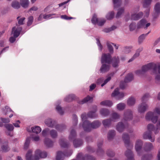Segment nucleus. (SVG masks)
Returning a JSON list of instances; mask_svg holds the SVG:
<instances>
[{
	"label": "nucleus",
	"mask_w": 160,
	"mask_h": 160,
	"mask_svg": "<svg viewBox=\"0 0 160 160\" xmlns=\"http://www.w3.org/2000/svg\"><path fill=\"white\" fill-rule=\"evenodd\" d=\"M150 69H152L153 73L157 74L155 78L157 80L160 79V62L155 63L150 62L143 66L141 70H137L135 71V74L138 76L143 74L145 72Z\"/></svg>",
	"instance_id": "f257e3e1"
},
{
	"label": "nucleus",
	"mask_w": 160,
	"mask_h": 160,
	"mask_svg": "<svg viewBox=\"0 0 160 160\" xmlns=\"http://www.w3.org/2000/svg\"><path fill=\"white\" fill-rule=\"evenodd\" d=\"M156 113L160 115V104H158L154 109V112H149L146 114L145 118L146 120L151 121L154 123H156L158 120V116Z\"/></svg>",
	"instance_id": "f03ea898"
},
{
	"label": "nucleus",
	"mask_w": 160,
	"mask_h": 160,
	"mask_svg": "<svg viewBox=\"0 0 160 160\" xmlns=\"http://www.w3.org/2000/svg\"><path fill=\"white\" fill-rule=\"evenodd\" d=\"M147 129L148 131L143 134V138L145 139H148L151 142H153L154 141V137L152 135L151 132L154 131L155 133H157L158 130L157 127L155 128L152 124H149L147 126Z\"/></svg>",
	"instance_id": "7ed1b4c3"
},
{
	"label": "nucleus",
	"mask_w": 160,
	"mask_h": 160,
	"mask_svg": "<svg viewBox=\"0 0 160 160\" xmlns=\"http://www.w3.org/2000/svg\"><path fill=\"white\" fill-rule=\"evenodd\" d=\"M101 123L98 121H95L91 123L89 121H86L84 123L83 128L86 132L91 131L92 128L96 129L100 126Z\"/></svg>",
	"instance_id": "20e7f679"
},
{
	"label": "nucleus",
	"mask_w": 160,
	"mask_h": 160,
	"mask_svg": "<svg viewBox=\"0 0 160 160\" xmlns=\"http://www.w3.org/2000/svg\"><path fill=\"white\" fill-rule=\"evenodd\" d=\"M139 11V8L137 7L133 9L131 12V20H137L142 17L143 13L142 12H139L137 14L136 13Z\"/></svg>",
	"instance_id": "39448f33"
},
{
	"label": "nucleus",
	"mask_w": 160,
	"mask_h": 160,
	"mask_svg": "<svg viewBox=\"0 0 160 160\" xmlns=\"http://www.w3.org/2000/svg\"><path fill=\"white\" fill-rule=\"evenodd\" d=\"M133 118V112L130 109L125 110L123 113V121H128L132 120Z\"/></svg>",
	"instance_id": "423d86ee"
},
{
	"label": "nucleus",
	"mask_w": 160,
	"mask_h": 160,
	"mask_svg": "<svg viewBox=\"0 0 160 160\" xmlns=\"http://www.w3.org/2000/svg\"><path fill=\"white\" fill-rule=\"evenodd\" d=\"M47 156V153L44 151H42L39 150L36 151L35 153V160H39L41 158H44Z\"/></svg>",
	"instance_id": "0eeeda50"
},
{
	"label": "nucleus",
	"mask_w": 160,
	"mask_h": 160,
	"mask_svg": "<svg viewBox=\"0 0 160 160\" xmlns=\"http://www.w3.org/2000/svg\"><path fill=\"white\" fill-rule=\"evenodd\" d=\"M111 56L110 54H102L101 58V62L102 64L105 63L110 64L111 62Z\"/></svg>",
	"instance_id": "6e6552de"
},
{
	"label": "nucleus",
	"mask_w": 160,
	"mask_h": 160,
	"mask_svg": "<svg viewBox=\"0 0 160 160\" xmlns=\"http://www.w3.org/2000/svg\"><path fill=\"white\" fill-rule=\"evenodd\" d=\"M147 21L145 19H142L138 22L137 24V27L138 29L144 28L147 29L149 27L151 24L150 23H147Z\"/></svg>",
	"instance_id": "1a4fd4ad"
},
{
	"label": "nucleus",
	"mask_w": 160,
	"mask_h": 160,
	"mask_svg": "<svg viewBox=\"0 0 160 160\" xmlns=\"http://www.w3.org/2000/svg\"><path fill=\"white\" fill-rule=\"evenodd\" d=\"M97 115L95 113V112H90L89 113L88 115H87L85 113H83L82 114L81 117L82 120V121L83 122V124L82 125V127L84 126V122L86 121H88L86 119L88 117H89L91 118H95L97 117Z\"/></svg>",
	"instance_id": "9d476101"
},
{
	"label": "nucleus",
	"mask_w": 160,
	"mask_h": 160,
	"mask_svg": "<svg viewBox=\"0 0 160 160\" xmlns=\"http://www.w3.org/2000/svg\"><path fill=\"white\" fill-rule=\"evenodd\" d=\"M143 145V142L141 140L138 139L136 140L135 144V149L138 155H140L141 149Z\"/></svg>",
	"instance_id": "9b49d317"
},
{
	"label": "nucleus",
	"mask_w": 160,
	"mask_h": 160,
	"mask_svg": "<svg viewBox=\"0 0 160 160\" xmlns=\"http://www.w3.org/2000/svg\"><path fill=\"white\" fill-rule=\"evenodd\" d=\"M128 124L127 122L123 123L122 122H119L116 125V128L117 130L119 132H122L124 130L127 128Z\"/></svg>",
	"instance_id": "f8f14e48"
},
{
	"label": "nucleus",
	"mask_w": 160,
	"mask_h": 160,
	"mask_svg": "<svg viewBox=\"0 0 160 160\" xmlns=\"http://www.w3.org/2000/svg\"><path fill=\"white\" fill-rule=\"evenodd\" d=\"M148 105L146 103H141L138 106V111L139 113H144L148 109Z\"/></svg>",
	"instance_id": "ddd939ff"
},
{
	"label": "nucleus",
	"mask_w": 160,
	"mask_h": 160,
	"mask_svg": "<svg viewBox=\"0 0 160 160\" xmlns=\"http://www.w3.org/2000/svg\"><path fill=\"white\" fill-rule=\"evenodd\" d=\"M122 137L125 146L127 148L128 147L129 145L131 147H132V144L130 142L129 137L128 134L123 133L122 135Z\"/></svg>",
	"instance_id": "4468645a"
},
{
	"label": "nucleus",
	"mask_w": 160,
	"mask_h": 160,
	"mask_svg": "<svg viewBox=\"0 0 160 160\" xmlns=\"http://www.w3.org/2000/svg\"><path fill=\"white\" fill-rule=\"evenodd\" d=\"M22 30V28L21 27H13L12 28V33H13V36L15 38L18 37L19 36Z\"/></svg>",
	"instance_id": "2eb2a0df"
},
{
	"label": "nucleus",
	"mask_w": 160,
	"mask_h": 160,
	"mask_svg": "<svg viewBox=\"0 0 160 160\" xmlns=\"http://www.w3.org/2000/svg\"><path fill=\"white\" fill-rule=\"evenodd\" d=\"M110 64L102 63L100 69V72L104 73L108 72L110 69Z\"/></svg>",
	"instance_id": "dca6fc26"
},
{
	"label": "nucleus",
	"mask_w": 160,
	"mask_h": 160,
	"mask_svg": "<svg viewBox=\"0 0 160 160\" xmlns=\"http://www.w3.org/2000/svg\"><path fill=\"white\" fill-rule=\"evenodd\" d=\"M125 155L127 158V160H135L133 158V154L131 150H127L125 153ZM114 160H117V159H114Z\"/></svg>",
	"instance_id": "f3484780"
},
{
	"label": "nucleus",
	"mask_w": 160,
	"mask_h": 160,
	"mask_svg": "<svg viewBox=\"0 0 160 160\" xmlns=\"http://www.w3.org/2000/svg\"><path fill=\"white\" fill-rule=\"evenodd\" d=\"M111 62L113 67H118L120 62L119 58L118 57H113L111 59Z\"/></svg>",
	"instance_id": "a211bd4d"
},
{
	"label": "nucleus",
	"mask_w": 160,
	"mask_h": 160,
	"mask_svg": "<svg viewBox=\"0 0 160 160\" xmlns=\"http://www.w3.org/2000/svg\"><path fill=\"white\" fill-rule=\"evenodd\" d=\"M154 17H156L160 13V2H157L155 5L154 8Z\"/></svg>",
	"instance_id": "6ab92c4d"
},
{
	"label": "nucleus",
	"mask_w": 160,
	"mask_h": 160,
	"mask_svg": "<svg viewBox=\"0 0 160 160\" xmlns=\"http://www.w3.org/2000/svg\"><path fill=\"white\" fill-rule=\"evenodd\" d=\"M59 143L62 147L64 148L68 147L69 145V143L67 142L64 138L60 139Z\"/></svg>",
	"instance_id": "aec40b11"
},
{
	"label": "nucleus",
	"mask_w": 160,
	"mask_h": 160,
	"mask_svg": "<svg viewBox=\"0 0 160 160\" xmlns=\"http://www.w3.org/2000/svg\"><path fill=\"white\" fill-rule=\"evenodd\" d=\"M100 113L102 116L106 117L109 115L110 112L108 109L102 108L100 110Z\"/></svg>",
	"instance_id": "412c9836"
},
{
	"label": "nucleus",
	"mask_w": 160,
	"mask_h": 160,
	"mask_svg": "<svg viewBox=\"0 0 160 160\" xmlns=\"http://www.w3.org/2000/svg\"><path fill=\"white\" fill-rule=\"evenodd\" d=\"M116 134L115 131L113 130L109 131L108 133V138L109 140L112 139Z\"/></svg>",
	"instance_id": "4be33fe9"
},
{
	"label": "nucleus",
	"mask_w": 160,
	"mask_h": 160,
	"mask_svg": "<svg viewBox=\"0 0 160 160\" xmlns=\"http://www.w3.org/2000/svg\"><path fill=\"white\" fill-rule=\"evenodd\" d=\"M135 99L133 97L129 98L127 100V104L129 106L133 105L135 104Z\"/></svg>",
	"instance_id": "5701e85b"
},
{
	"label": "nucleus",
	"mask_w": 160,
	"mask_h": 160,
	"mask_svg": "<svg viewBox=\"0 0 160 160\" xmlns=\"http://www.w3.org/2000/svg\"><path fill=\"white\" fill-rule=\"evenodd\" d=\"M32 151L31 150L28 151L26 155V160H35V156L33 158L32 155Z\"/></svg>",
	"instance_id": "b1692460"
},
{
	"label": "nucleus",
	"mask_w": 160,
	"mask_h": 160,
	"mask_svg": "<svg viewBox=\"0 0 160 160\" xmlns=\"http://www.w3.org/2000/svg\"><path fill=\"white\" fill-rule=\"evenodd\" d=\"M100 105L108 107H111L113 105L112 102L109 100H106L101 102Z\"/></svg>",
	"instance_id": "393cba45"
},
{
	"label": "nucleus",
	"mask_w": 160,
	"mask_h": 160,
	"mask_svg": "<svg viewBox=\"0 0 160 160\" xmlns=\"http://www.w3.org/2000/svg\"><path fill=\"white\" fill-rule=\"evenodd\" d=\"M45 123L48 126L53 127L54 126V121L50 118H48L45 120Z\"/></svg>",
	"instance_id": "a878e982"
},
{
	"label": "nucleus",
	"mask_w": 160,
	"mask_h": 160,
	"mask_svg": "<svg viewBox=\"0 0 160 160\" xmlns=\"http://www.w3.org/2000/svg\"><path fill=\"white\" fill-rule=\"evenodd\" d=\"M44 142L45 145L48 147H50L53 145V142L48 138H46Z\"/></svg>",
	"instance_id": "bb28decb"
},
{
	"label": "nucleus",
	"mask_w": 160,
	"mask_h": 160,
	"mask_svg": "<svg viewBox=\"0 0 160 160\" xmlns=\"http://www.w3.org/2000/svg\"><path fill=\"white\" fill-rule=\"evenodd\" d=\"M120 118V115L118 113L115 112L112 114L110 119L112 121L115 122Z\"/></svg>",
	"instance_id": "cd10ccee"
},
{
	"label": "nucleus",
	"mask_w": 160,
	"mask_h": 160,
	"mask_svg": "<svg viewBox=\"0 0 160 160\" xmlns=\"http://www.w3.org/2000/svg\"><path fill=\"white\" fill-rule=\"evenodd\" d=\"M20 3L22 7L27 8L28 6L29 2L28 0H20Z\"/></svg>",
	"instance_id": "c85d7f7f"
},
{
	"label": "nucleus",
	"mask_w": 160,
	"mask_h": 160,
	"mask_svg": "<svg viewBox=\"0 0 160 160\" xmlns=\"http://www.w3.org/2000/svg\"><path fill=\"white\" fill-rule=\"evenodd\" d=\"M149 33L150 32H149L148 33L146 34H142L139 37L138 39V42L139 44H141L143 40L145 39V37L148 35Z\"/></svg>",
	"instance_id": "c756f323"
},
{
	"label": "nucleus",
	"mask_w": 160,
	"mask_h": 160,
	"mask_svg": "<svg viewBox=\"0 0 160 160\" xmlns=\"http://www.w3.org/2000/svg\"><path fill=\"white\" fill-rule=\"evenodd\" d=\"M32 131L33 132L38 133L41 131V128L38 126H35L31 128Z\"/></svg>",
	"instance_id": "7c9ffc66"
},
{
	"label": "nucleus",
	"mask_w": 160,
	"mask_h": 160,
	"mask_svg": "<svg viewBox=\"0 0 160 160\" xmlns=\"http://www.w3.org/2000/svg\"><path fill=\"white\" fill-rule=\"evenodd\" d=\"M82 141L81 140L75 139L73 141L74 145L76 148L81 146L82 144Z\"/></svg>",
	"instance_id": "2f4dec72"
},
{
	"label": "nucleus",
	"mask_w": 160,
	"mask_h": 160,
	"mask_svg": "<svg viewBox=\"0 0 160 160\" xmlns=\"http://www.w3.org/2000/svg\"><path fill=\"white\" fill-rule=\"evenodd\" d=\"M126 107V105L123 103H120L117 105V108L119 111H122Z\"/></svg>",
	"instance_id": "473e14b6"
},
{
	"label": "nucleus",
	"mask_w": 160,
	"mask_h": 160,
	"mask_svg": "<svg viewBox=\"0 0 160 160\" xmlns=\"http://www.w3.org/2000/svg\"><path fill=\"white\" fill-rule=\"evenodd\" d=\"M152 0H143V7L145 8H150Z\"/></svg>",
	"instance_id": "72a5a7b5"
},
{
	"label": "nucleus",
	"mask_w": 160,
	"mask_h": 160,
	"mask_svg": "<svg viewBox=\"0 0 160 160\" xmlns=\"http://www.w3.org/2000/svg\"><path fill=\"white\" fill-rule=\"evenodd\" d=\"M113 2L114 8L120 6L122 3L121 1L120 0H113Z\"/></svg>",
	"instance_id": "f704fd0d"
},
{
	"label": "nucleus",
	"mask_w": 160,
	"mask_h": 160,
	"mask_svg": "<svg viewBox=\"0 0 160 160\" xmlns=\"http://www.w3.org/2000/svg\"><path fill=\"white\" fill-rule=\"evenodd\" d=\"M152 155L151 154H150L143 156L141 158V160H151L152 159Z\"/></svg>",
	"instance_id": "c9c22d12"
},
{
	"label": "nucleus",
	"mask_w": 160,
	"mask_h": 160,
	"mask_svg": "<svg viewBox=\"0 0 160 160\" xmlns=\"http://www.w3.org/2000/svg\"><path fill=\"white\" fill-rule=\"evenodd\" d=\"M128 81H122L120 82V87L121 88L123 89L127 86Z\"/></svg>",
	"instance_id": "e433bc0d"
},
{
	"label": "nucleus",
	"mask_w": 160,
	"mask_h": 160,
	"mask_svg": "<svg viewBox=\"0 0 160 160\" xmlns=\"http://www.w3.org/2000/svg\"><path fill=\"white\" fill-rule=\"evenodd\" d=\"M153 147V146L151 143H147L146 144L145 150L146 151H149L152 149Z\"/></svg>",
	"instance_id": "4c0bfd02"
},
{
	"label": "nucleus",
	"mask_w": 160,
	"mask_h": 160,
	"mask_svg": "<svg viewBox=\"0 0 160 160\" xmlns=\"http://www.w3.org/2000/svg\"><path fill=\"white\" fill-rule=\"evenodd\" d=\"M56 14H44V18L46 19H48L52 18L57 17V16H56Z\"/></svg>",
	"instance_id": "58836bf2"
},
{
	"label": "nucleus",
	"mask_w": 160,
	"mask_h": 160,
	"mask_svg": "<svg viewBox=\"0 0 160 160\" xmlns=\"http://www.w3.org/2000/svg\"><path fill=\"white\" fill-rule=\"evenodd\" d=\"M111 121L110 119H106L103 120L102 123L105 127H107L110 125Z\"/></svg>",
	"instance_id": "ea45409f"
},
{
	"label": "nucleus",
	"mask_w": 160,
	"mask_h": 160,
	"mask_svg": "<svg viewBox=\"0 0 160 160\" xmlns=\"http://www.w3.org/2000/svg\"><path fill=\"white\" fill-rule=\"evenodd\" d=\"M10 150V148L7 145H3L1 148V151L3 152H7Z\"/></svg>",
	"instance_id": "a19ab883"
},
{
	"label": "nucleus",
	"mask_w": 160,
	"mask_h": 160,
	"mask_svg": "<svg viewBox=\"0 0 160 160\" xmlns=\"http://www.w3.org/2000/svg\"><path fill=\"white\" fill-rule=\"evenodd\" d=\"M134 79L133 74L132 73H129L126 75L124 80H132Z\"/></svg>",
	"instance_id": "79ce46f5"
},
{
	"label": "nucleus",
	"mask_w": 160,
	"mask_h": 160,
	"mask_svg": "<svg viewBox=\"0 0 160 160\" xmlns=\"http://www.w3.org/2000/svg\"><path fill=\"white\" fill-rule=\"evenodd\" d=\"M50 135L53 138H56L58 136L57 132L55 130H51L49 132Z\"/></svg>",
	"instance_id": "37998d69"
},
{
	"label": "nucleus",
	"mask_w": 160,
	"mask_h": 160,
	"mask_svg": "<svg viewBox=\"0 0 160 160\" xmlns=\"http://www.w3.org/2000/svg\"><path fill=\"white\" fill-rule=\"evenodd\" d=\"M114 13L113 11L109 12L106 16V18L108 20H111L114 17Z\"/></svg>",
	"instance_id": "c03bdc74"
},
{
	"label": "nucleus",
	"mask_w": 160,
	"mask_h": 160,
	"mask_svg": "<svg viewBox=\"0 0 160 160\" xmlns=\"http://www.w3.org/2000/svg\"><path fill=\"white\" fill-rule=\"evenodd\" d=\"M112 45H114V44L113 43H110L109 42H107V45L109 51L111 53H113V48Z\"/></svg>",
	"instance_id": "a18cd8bd"
},
{
	"label": "nucleus",
	"mask_w": 160,
	"mask_h": 160,
	"mask_svg": "<svg viewBox=\"0 0 160 160\" xmlns=\"http://www.w3.org/2000/svg\"><path fill=\"white\" fill-rule=\"evenodd\" d=\"M124 12V9L123 8H120L118 11L117 14L116 16V17L117 18H118L120 17L121 15Z\"/></svg>",
	"instance_id": "49530a36"
},
{
	"label": "nucleus",
	"mask_w": 160,
	"mask_h": 160,
	"mask_svg": "<svg viewBox=\"0 0 160 160\" xmlns=\"http://www.w3.org/2000/svg\"><path fill=\"white\" fill-rule=\"evenodd\" d=\"M132 46H125L123 50V52L126 53H128L131 51V49L132 48Z\"/></svg>",
	"instance_id": "de8ad7c7"
},
{
	"label": "nucleus",
	"mask_w": 160,
	"mask_h": 160,
	"mask_svg": "<svg viewBox=\"0 0 160 160\" xmlns=\"http://www.w3.org/2000/svg\"><path fill=\"white\" fill-rule=\"evenodd\" d=\"M12 7L14 8L18 9L20 7V4L18 2H13L12 3Z\"/></svg>",
	"instance_id": "09e8293b"
},
{
	"label": "nucleus",
	"mask_w": 160,
	"mask_h": 160,
	"mask_svg": "<svg viewBox=\"0 0 160 160\" xmlns=\"http://www.w3.org/2000/svg\"><path fill=\"white\" fill-rule=\"evenodd\" d=\"M92 99V98L90 97L89 96H87L86 97L84 98L83 100L79 102L81 104H83L86 103Z\"/></svg>",
	"instance_id": "8fccbe9b"
},
{
	"label": "nucleus",
	"mask_w": 160,
	"mask_h": 160,
	"mask_svg": "<svg viewBox=\"0 0 160 160\" xmlns=\"http://www.w3.org/2000/svg\"><path fill=\"white\" fill-rule=\"evenodd\" d=\"M5 127L9 131H13L14 127L13 125L11 124H7L5 125Z\"/></svg>",
	"instance_id": "3c124183"
},
{
	"label": "nucleus",
	"mask_w": 160,
	"mask_h": 160,
	"mask_svg": "<svg viewBox=\"0 0 160 160\" xmlns=\"http://www.w3.org/2000/svg\"><path fill=\"white\" fill-rule=\"evenodd\" d=\"M75 97V96L74 95L71 94L67 97L65 99L67 102H70L74 99Z\"/></svg>",
	"instance_id": "603ef678"
},
{
	"label": "nucleus",
	"mask_w": 160,
	"mask_h": 160,
	"mask_svg": "<svg viewBox=\"0 0 160 160\" xmlns=\"http://www.w3.org/2000/svg\"><path fill=\"white\" fill-rule=\"evenodd\" d=\"M98 19L97 18L96 15L94 14L91 19L92 23L93 24H96L98 22Z\"/></svg>",
	"instance_id": "864d4df0"
},
{
	"label": "nucleus",
	"mask_w": 160,
	"mask_h": 160,
	"mask_svg": "<svg viewBox=\"0 0 160 160\" xmlns=\"http://www.w3.org/2000/svg\"><path fill=\"white\" fill-rule=\"evenodd\" d=\"M30 142V139L29 138H27L26 141L25 142L24 148L25 149H27L29 146V144Z\"/></svg>",
	"instance_id": "5fc2aeb1"
},
{
	"label": "nucleus",
	"mask_w": 160,
	"mask_h": 160,
	"mask_svg": "<svg viewBox=\"0 0 160 160\" xmlns=\"http://www.w3.org/2000/svg\"><path fill=\"white\" fill-rule=\"evenodd\" d=\"M11 112H13L11 109L8 107L7 106L5 107V108L4 110V112L5 115L10 113Z\"/></svg>",
	"instance_id": "6e6d98bb"
},
{
	"label": "nucleus",
	"mask_w": 160,
	"mask_h": 160,
	"mask_svg": "<svg viewBox=\"0 0 160 160\" xmlns=\"http://www.w3.org/2000/svg\"><path fill=\"white\" fill-rule=\"evenodd\" d=\"M106 22V20L104 19H98V22H97V24L100 26H102L103 25L104 23Z\"/></svg>",
	"instance_id": "4d7b16f0"
},
{
	"label": "nucleus",
	"mask_w": 160,
	"mask_h": 160,
	"mask_svg": "<svg viewBox=\"0 0 160 160\" xmlns=\"http://www.w3.org/2000/svg\"><path fill=\"white\" fill-rule=\"evenodd\" d=\"M56 109L60 114H62L63 113V110L60 106L59 105L57 106Z\"/></svg>",
	"instance_id": "13d9d810"
},
{
	"label": "nucleus",
	"mask_w": 160,
	"mask_h": 160,
	"mask_svg": "<svg viewBox=\"0 0 160 160\" xmlns=\"http://www.w3.org/2000/svg\"><path fill=\"white\" fill-rule=\"evenodd\" d=\"M119 92L118 91V89L116 88L115 89L114 92L112 93V97H116L118 96V94H119Z\"/></svg>",
	"instance_id": "bf43d9fd"
},
{
	"label": "nucleus",
	"mask_w": 160,
	"mask_h": 160,
	"mask_svg": "<svg viewBox=\"0 0 160 160\" xmlns=\"http://www.w3.org/2000/svg\"><path fill=\"white\" fill-rule=\"evenodd\" d=\"M33 20V18L32 16H30L28 18V21L27 22V25L29 26L32 24Z\"/></svg>",
	"instance_id": "052dcab7"
},
{
	"label": "nucleus",
	"mask_w": 160,
	"mask_h": 160,
	"mask_svg": "<svg viewBox=\"0 0 160 160\" xmlns=\"http://www.w3.org/2000/svg\"><path fill=\"white\" fill-rule=\"evenodd\" d=\"M136 27V23L134 22L132 23L129 25V29L130 31H132L135 30Z\"/></svg>",
	"instance_id": "680f3d73"
},
{
	"label": "nucleus",
	"mask_w": 160,
	"mask_h": 160,
	"mask_svg": "<svg viewBox=\"0 0 160 160\" xmlns=\"http://www.w3.org/2000/svg\"><path fill=\"white\" fill-rule=\"evenodd\" d=\"M55 128L58 131L61 132L65 129V127L62 126L57 125L56 126Z\"/></svg>",
	"instance_id": "e2e57ef3"
},
{
	"label": "nucleus",
	"mask_w": 160,
	"mask_h": 160,
	"mask_svg": "<svg viewBox=\"0 0 160 160\" xmlns=\"http://www.w3.org/2000/svg\"><path fill=\"white\" fill-rule=\"evenodd\" d=\"M19 17H18L17 18V19L18 20V23L19 25H22L23 24V22L25 20V18H22L19 19Z\"/></svg>",
	"instance_id": "0e129e2a"
},
{
	"label": "nucleus",
	"mask_w": 160,
	"mask_h": 160,
	"mask_svg": "<svg viewBox=\"0 0 160 160\" xmlns=\"http://www.w3.org/2000/svg\"><path fill=\"white\" fill-rule=\"evenodd\" d=\"M76 135V133L74 130H72L71 131L70 134L69 136V138H74Z\"/></svg>",
	"instance_id": "69168bd1"
},
{
	"label": "nucleus",
	"mask_w": 160,
	"mask_h": 160,
	"mask_svg": "<svg viewBox=\"0 0 160 160\" xmlns=\"http://www.w3.org/2000/svg\"><path fill=\"white\" fill-rule=\"evenodd\" d=\"M107 155L110 157H112L115 155L114 152L112 151L109 150L107 152Z\"/></svg>",
	"instance_id": "338daca9"
},
{
	"label": "nucleus",
	"mask_w": 160,
	"mask_h": 160,
	"mask_svg": "<svg viewBox=\"0 0 160 160\" xmlns=\"http://www.w3.org/2000/svg\"><path fill=\"white\" fill-rule=\"evenodd\" d=\"M114 73L113 72L111 73L108 75L107 76V78L105 80H110L113 77Z\"/></svg>",
	"instance_id": "774afa93"
}]
</instances>
